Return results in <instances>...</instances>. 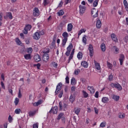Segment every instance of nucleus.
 Here are the masks:
<instances>
[{
  "label": "nucleus",
  "instance_id": "nucleus-51",
  "mask_svg": "<svg viewBox=\"0 0 128 128\" xmlns=\"http://www.w3.org/2000/svg\"><path fill=\"white\" fill-rule=\"evenodd\" d=\"M0 84L2 88H3V90H6V86H4V82H2V81L0 82Z\"/></svg>",
  "mask_w": 128,
  "mask_h": 128
},
{
  "label": "nucleus",
  "instance_id": "nucleus-24",
  "mask_svg": "<svg viewBox=\"0 0 128 128\" xmlns=\"http://www.w3.org/2000/svg\"><path fill=\"white\" fill-rule=\"evenodd\" d=\"M75 100L76 96H74V95H71L69 98V100L70 102H72H72H74Z\"/></svg>",
  "mask_w": 128,
  "mask_h": 128
},
{
  "label": "nucleus",
  "instance_id": "nucleus-31",
  "mask_svg": "<svg viewBox=\"0 0 128 128\" xmlns=\"http://www.w3.org/2000/svg\"><path fill=\"white\" fill-rule=\"evenodd\" d=\"M24 58L25 60H30L32 58V57L30 56V54H24Z\"/></svg>",
  "mask_w": 128,
  "mask_h": 128
},
{
  "label": "nucleus",
  "instance_id": "nucleus-54",
  "mask_svg": "<svg viewBox=\"0 0 128 128\" xmlns=\"http://www.w3.org/2000/svg\"><path fill=\"white\" fill-rule=\"evenodd\" d=\"M72 1V0H64V4H68L70 3V2Z\"/></svg>",
  "mask_w": 128,
  "mask_h": 128
},
{
  "label": "nucleus",
  "instance_id": "nucleus-29",
  "mask_svg": "<svg viewBox=\"0 0 128 128\" xmlns=\"http://www.w3.org/2000/svg\"><path fill=\"white\" fill-rule=\"evenodd\" d=\"M66 42H68V38H64L62 40V46H66Z\"/></svg>",
  "mask_w": 128,
  "mask_h": 128
},
{
  "label": "nucleus",
  "instance_id": "nucleus-30",
  "mask_svg": "<svg viewBox=\"0 0 128 128\" xmlns=\"http://www.w3.org/2000/svg\"><path fill=\"white\" fill-rule=\"evenodd\" d=\"M15 42L18 46H22V42H20V40L18 38H16Z\"/></svg>",
  "mask_w": 128,
  "mask_h": 128
},
{
  "label": "nucleus",
  "instance_id": "nucleus-23",
  "mask_svg": "<svg viewBox=\"0 0 128 128\" xmlns=\"http://www.w3.org/2000/svg\"><path fill=\"white\" fill-rule=\"evenodd\" d=\"M72 24H68V28H67V30L68 32H72Z\"/></svg>",
  "mask_w": 128,
  "mask_h": 128
},
{
  "label": "nucleus",
  "instance_id": "nucleus-35",
  "mask_svg": "<svg viewBox=\"0 0 128 128\" xmlns=\"http://www.w3.org/2000/svg\"><path fill=\"white\" fill-rule=\"evenodd\" d=\"M100 0H95L92 4V6L94 8H96V6H98V2Z\"/></svg>",
  "mask_w": 128,
  "mask_h": 128
},
{
  "label": "nucleus",
  "instance_id": "nucleus-19",
  "mask_svg": "<svg viewBox=\"0 0 128 128\" xmlns=\"http://www.w3.org/2000/svg\"><path fill=\"white\" fill-rule=\"evenodd\" d=\"M96 26L97 28H102V21H100V20H97L96 23Z\"/></svg>",
  "mask_w": 128,
  "mask_h": 128
},
{
  "label": "nucleus",
  "instance_id": "nucleus-27",
  "mask_svg": "<svg viewBox=\"0 0 128 128\" xmlns=\"http://www.w3.org/2000/svg\"><path fill=\"white\" fill-rule=\"evenodd\" d=\"M70 84L72 86H76V78H72L71 79Z\"/></svg>",
  "mask_w": 128,
  "mask_h": 128
},
{
  "label": "nucleus",
  "instance_id": "nucleus-2",
  "mask_svg": "<svg viewBox=\"0 0 128 128\" xmlns=\"http://www.w3.org/2000/svg\"><path fill=\"white\" fill-rule=\"evenodd\" d=\"M40 34L42 36L44 34V32H36L35 34H34L33 36V38L34 40H40Z\"/></svg>",
  "mask_w": 128,
  "mask_h": 128
},
{
  "label": "nucleus",
  "instance_id": "nucleus-50",
  "mask_svg": "<svg viewBox=\"0 0 128 128\" xmlns=\"http://www.w3.org/2000/svg\"><path fill=\"white\" fill-rule=\"evenodd\" d=\"M66 84H70V78L68 76H66Z\"/></svg>",
  "mask_w": 128,
  "mask_h": 128
},
{
  "label": "nucleus",
  "instance_id": "nucleus-44",
  "mask_svg": "<svg viewBox=\"0 0 128 128\" xmlns=\"http://www.w3.org/2000/svg\"><path fill=\"white\" fill-rule=\"evenodd\" d=\"M27 52L28 54H32V48H27Z\"/></svg>",
  "mask_w": 128,
  "mask_h": 128
},
{
  "label": "nucleus",
  "instance_id": "nucleus-33",
  "mask_svg": "<svg viewBox=\"0 0 128 128\" xmlns=\"http://www.w3.org/2000/svg\"><path fill=\"white\" fill-rule=\"evenodd\" d=\"M77 58L78 60H82V53L80 52L77 55Z\"/></svg>",
  "mask_w": 128,
  "mask_h": 128
},
{
  "label": "nucleus",
  "instance_id": "nucleus-49",
  "mask_svg": "<svg viewBox=\"0 0 128 128\" xmlns=\"http://www.w3.org/2000/svg\"><path fill=\"white\" fill-rule=\"evenodd\" d=\"M79 72H80V70L79 69L76 70H74V74H76V76H78Z\"/></svg>",
  "mask_w": 128,
  "mask_h": 128
},
{
  "label": "nucleus",
  "instance_id": "nucleus-9",
  "mask_svg": "<svg viewBox=\"0 0 128 128\" xmlns=\"http://www.w3.org/2000/svg\"><path fill=\"white\" fill-rule=\"evenodd\" d=\"M95 64V69L96 71H98V72H102V68L100 67V63L97 62H94Z\"/></svg>",
  "mask_w": 128,
  "mask_h": 128
},
{
  "label": "nucleus",
  "instance_id": "nucleus-25",
  "mask_svg": "<svg viewBox=\"0 0 128 128\" xmlns=\"http://www.w3.org/2000/svg\"><path fill=\"white\" fill-rule=\"evenodd\" d=\"M112 100H116V102H118L120 100V96H116V95H113L112 96Z\"/></svg>",
  "mask_w": 128,
  "mask_h": 128
},
{
  "label": "nucleus",
  "instance_id": "nucleus-3",
  "mask_svg": "<svg viewBox=\"0 0 128 128\" xmlns=\"http://www.w3.org/2000/svg\"><path fill=\"white\" fill-rule=\"evenodd\" d=\"M72 43H70L66 48L67 51L66 52V55L67 56H70V52H72Z\"/></svg>",
  "mask_w": 128,
  "mask_h": 128
},
{
  "label": "nucleus",
  "instance_id": "nucleus-61",
  "mask_svg": "<svg viewBox=\"0 0 128 128\" xmlns=\"http://www.w3.org/2000/svg\"><path fill=\"white\" fill-rule=\"evenodd\" d=\"M34 114H36V112H29V116H34Z\"/></svg>",
  "mask_w": 128,
  "mask_h": 128
},
{
  "label": "nucleus",
  "instance_id": "nucleus-14",
  "mask_svg": "<svg viewBox=\"0 0 128 128\" xmlns=\"http://www.w3.org/2000/svg\"><path fill=\"white\" fill-rule=\"evenodd\" d=\"M87 88L88 90L90 91V94H94V92H96V90H94V86H88Z\"/></svg>",
  "mask_w": 128,
  "mask_h": 128
},
{
  "label": "nucleus",
  "instance_id": "nucleus-45",
  "mask_svg": "<svg viewBox=\"0 0 128 128\" xmlns=\"http://www.w3.org/2000/svg\"><path fill=\"white\" fill-rule=\"evenodd\" d=\"M7 16H8L10 20H12V12H8L7 14Z\"/></svg>",
  "mask_w": 128,
  "mask_h": 128
},
{
  "label": "nucleus",
  "instance_id": "nucleus-64",
  "mask_svg": "<svg viewBox=\"0 0 128 128\" xmlns=\"http://www.w3.org/2000/svg\"><path fill=\"white\" fill-rule=\"evenodd\" d=\"M62 94H63V92H62V91L58 95V98H62Z\"/></svg>",
  "mask_w": 128,
  "mask_h": 128
},
{
  "label": "nucleus",
  "instance_id": "nucleus-55",
  "mask_svg": "<svg viewBox=\"0 0 128 128\" xmlns=\"http://www.w3.org/2000/svg\"><path fill=\"white\" fill-rule=\"evenodd\" d=\"M114 78V76L112 74H110L108 77V80L112 81Z\"/></svg>",
  "mask_w": 128,
  "mask_h": 128
},
{
  "label": "nucleus",
  "instance_id": "nucleus-34",
  "mask_svg": "<svg viewBox=\"0 0 128 128\" xmlns=\"http://www.w3.org/2000/svg\"><path fill=\"white\" fill-rule=\"evenodd\" d=\"M100 48L102 52H106V44H102L100 46Z\"/></svg>",
  "mask_w": 128,
  "mask_h": 128
},
{
  "label": "nucleus",
  "instance_id": "nucleus-26",
  "mask_svg": "<svg viewBox=\"0 0 128 128\" xmlns=\"http://www.w3.org/2000/svg\"><path fill=\"white\" fill-rule=\"evenodd\" d=\"M64 113H60L59 114H58V118H57V120H60L61 118L62 119V120H66L65 118H64V117H62V116H64Z\"/></svg>",
  "mask_w": 128,
  "mask_h": 128
},
{
  "label": "nucleus",
  "instance_id": "nucleus-28",
  "mask_svg": "<svg viewBox=\"0 0 128 128\" xmlns=\"http://www.w3.org/2000/svg\"><path fill=\"white\" fill-rule=\"evenodd\" d=\"M74 49H73L71 52V54L69 56V60L72 59V58H74Z\"/></svg>",
  "mask_w": 128,
  "mask_h": 128
},
{
  "label": "nucleus",
  "instance_id": "nucleus-39",
  "mask_svg": "<svg viewBox=\"0 0 128 128\" xmlns=\"http://www.w3.org/2000/svg\"><path fill=\"white\" fill-rule=\"evenodd\" d=\"M62 36L64 38H68V32H64L62 34Z\"/></svg>",
  "mask_w": 128,
  "mask_h": 128
},
{
  "label": "nucleus",
  "instance_id": "nucleus-60",
  "mask_svg": "<svg viewBox=\"0 0 128 128\" xmlns=\"http://www.w3.org/2000/svg\"><path fill=\"white\" fill-rule=\"evenodd\" d=\"M94 97L96 98H98V92H96Z\"/></svg>",
  "mask_w": 128,
  "mask_h": 128
},
{
  "label": "nucleus",
  "instance_id": "nucleus-36",
  "mask_svg": "<svg viewBox=\"0 0 128 128\" xmlns=\"http://www.w3.org/2000/svg\"><path fill=\"white\" fill-rule=\"evenodd\" d=\"M82 42L84 44H86V36L84 35L82 38Z\"/></svg>",
  "mask_w": 128,
  "mask_h": 128
},
{
  "label": "nucleus",
  "instance_id": "nucleus-20",
  "mask_svg": "<svg viewBox=\"0 0 128 128\" xmlns=\"http://www.w3.org/2000/svg\"><path fill=\"white\" fill-rule=\"evenodd\" d=\"M81 66H84V68H86L88 66V62L86 61H83L81 62Z\"/></svg>",
  "mask_w": 128,
  "mask_h": 128
},
{
  "label": "nucleus",
  "instance_id": "nucleus-38",
  "mask_svg": "<svg viewBox=\"0 0 128 128\" xmlns=\"http://www.w3.org/2000/svg\"><path fill=\"white\" fill-rule=\"evenodd\" d=\"M82 94L84 96V98H88V92H86L83 90L82 91Z\"/></svg>",
  "mask_w": 128,
  "mask_h": 128
},
{
  "label": "nucleus",
  "instance_id": "nucleus-62",
  "mask_svg": "<svg viewBox=\"0 0 128 128\" xmlns=\"http://www.w3.org/2000/svg\"><path fill=\"white\" fill-rule=\"evenodd\" d=\"M76 90V87L74 86H72L71 88V90L72 92H74Z\"/></svg>",
  "mask_w": 128,
  "mask_h": 128
},
{
  "label": "nucleus",
  "instance_id": "nucleus-41",
  "mask_svg": "<svg viewBox=\"0 0 128 128\" xmlns=\"http://www.w3.org/2000/svg\"><path fill=\"white\" fill-rule=\"evenodd\" d=\"M106 122H102L100 124V128H104L106 126Z\"/></svg>",
  "mask_w": 128,
  "mask_h": 128
},
{
  "label": "nucleus",
  "instance_id": "nucleus-13",
  "mask_svg": "<svg viewBox=\"0 0 128 128\" xmlns=\"http://www.w3.org/2000/svg\"><path fill=\"white\" fill-rule=\"evenodd\" d=\"M119 60L120 66H122V62H124V55L122 54H120Z\"/></svg>",
  "mask_w": 128,
  "mask_h": 128
},
{
  "label": "nucleus",
  "instance_id": "nucleus-53",
  "mask_svg": "<svg viewBox=\"0 0 128 128\" xmlns=\"http://www.w3.org/2000/svg\"><path fill=\"white\" fill-rule=\"evenodd\" d=\"M33 128H38V123L36 122L33 124Z\"/></svg>",
  "mask_w": 128,
  "mask_h": 128
},
{
  "label": "nucleus",
  "instance_id": "nucleus-52",
  "mask_svg": "<svg viewBox=\"0 0 128 128\" xmlns=\"http://www.w3.org/2000/svg\"><path fill=\"white\" fill-rule=\"evenodd\" d=\"M43 4L44 6H48V0H44Z\"/></svg>",
  "mask_w": 128,
  "mask_h": 128
},
{
  "label": "nucleus",
  "instance_id": "nucleus-57",
  "mask_svg": "<svg viewBox=\"0 0 128 128\" xmlns=\"http://www.w3.org/2000/svg\"><path fill=\"white\" fill-rule=\"evenodd\" d=\"M124 42H128V36H126L124 38Z\"/></svg>",
  "mask_w": 128,
  "mask_h": 128
},
{
  "label": "nucleus",
  "instance_id": "nucleus-17",
  "mask_svg": "<svg viewBox=\"0 0 128 128\" xmlns=\"http://www.w3.org/2000/svg\"><path fill=\"white\" fill-rule=\"evenodd\" d=\"M86 32V28H81L78 32V36H80L82 34H84Z\"/></svg>",
  "mask_w": 128,
  "mask_h": 128
},
{
  "label": "nucleus",
  "instance_id": "nucleus-15",
  "mask_svg": "<svg viewBox=\"0 0 128 128\" xmlns=\"http://www.w3.org/2000/svg\"><path fill=\"white\" fill-rule=\"evenodd\" d=\"M111 38L115 42H118V36H116V35L114 34H111Z\"/></svg>",
  "mask_w": 128,
  "mask_h": 128
},
{
  "label": "nucleus",
  "instance_id": "nucleus-8",
  "mask_svg": "<svg viewBox=\"0 0 128 128\" xmlns=\"http://www.w3.org/2000/svg\"><path fill=\"white\" fill-rule=\"evenodd\" d=\"M33 16H40V10L38 8L36 7L33 10Z\"/></svg>",
  "mask_w": 128,
  "mask_h": 128
},
{
  "label": "nucleus",
  "instance_id": "nucleus-16",
  "mask_svg": "<svg viewBox=\"0 0 128 128\" xmlns=\"http://www.w3.org/2000/svg\"><path fill=\"white\" fill-rule=\"evenodd\" d=\"M59 106L60 110H62V108H66L68 106L66 104H63L62 102L59 103Z\"/></svg>",
  "mask_w": 128,
  "mask_h": 128
},
{
  "label": "nucleus",
  "instance_id": "nucleus-12",
  "mask_svg": "<svg viewBox=\"0 0 128 128\" xmlns=\"http://www.w3.org/2000/svg\"><path fill=\"white\" fill-rule=\"evenodd\" d=\"M88 50L90 51V56H94V47L92 46V45H89Z\"/></svg>",
  "mask_w": 128,
  "mask_h": 128
},
{
  "label": "nucleus",
  "instance_id": "nucleus-43",
  "mask_svg": "<svg viewBox=\"0 0 128 128\" xmlns=\"http://www.w3.org/2000/svg\"><path fill=\"white\" fill-rule=\"evenodd\" d=\"M107 66L110 70L112 68V64H110V62H107Z\"/></svg>",
  "mask_w": 128,
  "mask_h": 128
},
{
  "label": "nucleus",
  "instance_id": "nucleus-22",
  "mask_svg": "<svg viewBox=\"0 0 128 128\" xmlns=\"http://www.w3.org/2000/svg\"><path fill=\"white\" fill-rule=\"evenodd\" d=\"M108 100H110L108 97H103L102 98V102H103V104H107V102H108Z\"/></svg>",
  "mask_w": 128,
  "mask_h": 128
},
{
  "label": "nucleus",
  "instance_id": "nucleus-11",
  "mask_svg": "<svg viewBox=\"0 0 128 128\" xmlns=\"http://www.w3.org/2000/svg\"><path fill=\"white\" fill-rule=\"evenodd\" d=\"M58 106H55L53 108L51 109V110L49 112L50 114H58Z\"/></svg>",
  "mask_w": 128,
  "mask_h": 128
},
{
  "label": "nucleus",
  "instance_id": "nucleus-1",
  "mask_svg": "<svg viewBox=\"0 0 128 128\" xmlns=\"http://www.w3.org/2000/svg\"><path fill=\"white\" fill-rule=\"evenodd\" d=\"M48 52H50V50L48 49H46V50H44L43 51L44 56L42 57V60L44 62H48V58H50V57L48 56Z\"/></svg>",
  "mask_w": 128,
  "mask_h": 128
},
{
  "label": "nucleus",
  "instance_id": "nucleus-46",
  "mask_svg": "<svg viewBox=\"0 0 128 128\" xmlns=\"http://www.w3.org/2000/svg\"><path fill=\"white\" fill-rule=\"evenodd\" d=\"M64 14V12L62 10H60L58 12V16H62Z\"/></svg>",
  "mask_w": 128,
  "mask_h": 128
},
{
  "label": "nucleus",
  "instance_id": "nucleus-58",
  "mask_svg": "<svg viewBox=\"0 0 128 128\" xmlns=\"http://www.w3.org/2000/svg\"><path fill=\"white\" fill-rule=\"evenodd\" d=\"M22 93H20V90H19L18 94V98H22Z\"/></svg>",
  "mask_w": 128,
  "mask_h": 128
},
{
  "label": "nucleus",
  "instance_id": "nucleus-7",
  "mask_svg": "<svg viewBox=\"0 0 128 128\" xmlns=\"http://www.w3.org/2000/svg\"><path fill=\"white\" fill-rule=\"evenodd\" d=\"M92 16L93 18H97L98 16V11L94 8H93L92 10Z\"/></svg>",
  "mask_w": 128,
  "mask_h": 128
},
{
  "label": "nucleus",
  "instance_id": "nucleus-21",
  "mask_svg": "<svg viewBox=\"0 0 128 128\" xmlns=\"http://www.w3.org/2000/svg\"><path fill=\"white\" fill-rule=\"evenodd\" d=\"M123 4L126 12H128V3L126 0H124Z\"/></svg>",
  "mask_w": 128,
  "mask_h": 128
},
{
  "label": "nucleus",
  "instance_id": "nucleus-56",
  "mask_svg": "<svg viewBox=\"0 0 128 128\" xmlns=\"http://www.w3.org/2000/svg\"><path fill=\"white\" fill-rule=\"evenodd\" d=\"M34 66H37V68L38 70H40V64H36L34 65Z\"/></svg>",
  "mask_w": 128,
  "mask_h": 128
},
{
  "label": "nucleus",
  "instance_id": "nucleus-32",
  "mask_svg": "<svg viewBox=\"0 0 128 128\" xmlns=\"http://www.w3.org/2000/svg\"><path fill=\"white\" fill-rule=\"evenodd\" d=\"M74 112L76 114H77L78 116V114H80V108H75L74 109Z\"/></svg>",
  "mask_w": 128,
  "mask_h": 128
},
{
  "label": "nucleus",
  "instance_id": "nucleus-10",
  "mask_svg": "<svg viewBox=\"0 0 128 128\" xmlns=\"http://www.w3.org/2000/svg\"><path fill=\"white\" fill-rule=\"evenodd\" d=\"M62 83L58 84L56 86V90L55 92V93L56 94H60V90L62 88Z\"/></svg>",
  "mask_w": 128,
  "mask_h": 128
},
{
  "label": "nucleus",
  "instance_id": "nucleus-6",
  "mask_svg": "<svg viewBox=\"0 0 128 128\" xmlns=\"http://www.w3.org/2000/svg\"><path fill=\"white\" fill-rule=\"evenodd\" d=\"M32 28V26L30 24H27L26 25V27L24 28V29L23 30V32L24 34H28V30H30Z\"/></svg>",
  "mask_w": 128,
  "mask_h": 128
},
{
  "label": "nucleus",
  "instance_id": "nucleus-40",
  "mask_svg": "<svg viewBox=\"0 0 128 128\" xmlns=\"http://www.w3.org/2000/svg\"><path fill=\"white\" fill-rule=\"evenodd\" d=\"M113 48L115 52V54H118V52H120V49H118V48L116 46H114Z\"/></svg>",
  "mask_w": 128,
  "mask_h": 128
},
{
  "label": "nucleus",
  "instance_id": "nucleus-37",
  "mask_svg": "<svg viewBox=\"0 0 128 128\" xmlns=\"http://www.w3.org/2000/svg\"><path fill=\"white\" fill-rule=\"evenodd\" d=\"M126 114L124 113H120L118 115L119 118H124Z\"/></svg>",
  "mask_w": 128,
  "mask_h": 128
},
{
  "label": "nucleus",
  "instance_id": "nucleus-4",
  "mask_svg": "<svg viewBox=\"0 0 128 128\" xmlns=\"http://www.w3.org/2000/svg\"><path fill=\"white\" fill-rule=\"evenodd\" d=\"M110 86H112V88H117L118 90H122V87L120 84L118 83H116V84L112 83L110 84Z\"/></svg>",
  "mask_w": 128,
  "mask_h": 128
},
{
  "label": "nucleus",
  "instance_id": "nucleus-48",
  "mask_svg": "<svg viewBox=\"0 0 128 128\" xmlns=\"http://www.w3.org/2000/svg\"><path fill=\"white\" fill-rule=\"evenodd\" d=\"M8 120L9 122H12V116L10 115L8 116Z\"/></svg>",
  "mask_w": 128,
  "mask_h": 128
},
{
  "label": "nucleus",
  "instance_id": "nucleus-42",
  "mask_svg": "<svg viewBox=\"0 0 128 128\" xmlns=\"http://www.w3.org/2000/svg\"><path fill=\"white\" fill-rule=\"evenodd\" d=\"M20 112H22V110L20 108H17L15 110L14 112L16 114H20Z\"/></svg>",
  "mask_w": 128,
  "mask_h": 128
},
{
  "label": "nucleus",
  "instance_id": "nucleus-5",
  "mask_svg": "<svg viewBox=\"0 0 128 128\" xmlns=\"http://www.w3.org/2000/svg\"><path fill=\"white\" fill-rule=\"evenodd\" d=\"M79 8H80V16H82V14H84V12H86V7L82 6V5H80L79 6Z\"/></svg>",
  "mask_w": 128,
  "mask_h": 128
},
{
  "label": "nucleus",
  "instance_id": "nucleus-63",
  "mask_svg": "<svg viewBox=\"0 0 128 128\" xmlns=\"http://www.w3.org/2000/svg\"><path fill=\"white\" fill-rule=\"evenodd\" d=\"M1 78L2 80L4 81V73H2L1 74Z\"/></svg>",
  "mask_w": 128,
  "mask_h": 128
},
{
  "label": "nucleus",
  "instance_id": "nucleus-18",
  "mask_svg": "<svg viewBox=\"0 0 128 128\" xmlns=\"http://www.w3.org/2000/svg\"><path fill=\"white\" fill-rule=\"evenodd\" d=\"M34 60L36 62H40L42 59L40 58V54H36L34 56Z\"/></svg>",
  "mask_w": 128,
  "mask_h": 128
},
{
  "label": "nucleus",
  "instance_id": "nucleus-59",
  "mask_svg": "<svg viewBox=\"0 0 128 128\" xmlns=\"http://www.w3.org/2000/svg\"><path fill=\"white\" fill-rule=\"evenodd\" d=\"M94 110L95 114H98V110L96 108H94Z\"/></svg>",
  "mask_w": 128,
  "mask_h": 128
},
{
  "label": "nucleus",
  "instance_id": "nucleus-47",
  "mask_svg": "<svg viewBox=\"0 0 128 128\" xmlns=\"http://www.w3.org/2000/svg\"><path fill=\"white\" fill-rule=\"evenodd\" d=\"M18 102H20V99L18 98H16L14 100V104L16 106L18 105Z\"/></svg>",
  "mask_w": 128,
  "mask_h": 128
}]
</instances>
